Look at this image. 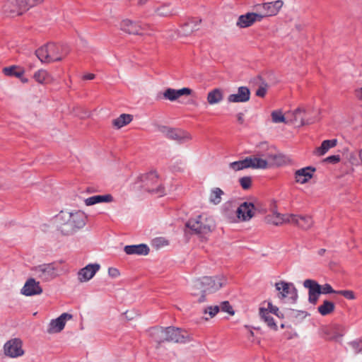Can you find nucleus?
Masks as SVG:
<instances>
[{
  "label": "nucleus",
  "mask_w": 362,
  "mask_h": 362,
  "mask_svg": "<svg viewBox=\"0 0 362 362\" xmlns=\"http://www.w3.org/2000/svg\"><path fill=\"white\" fill-rule=\"evenodd\" d=\"M349 345L354 354H362V339L354 340Z\"/></svg>",
  "instance_id": "nucleus-45"
},
{
  "label": "nucleus",
  "mask_w": 362,
  "mask_h": 362,
  "mask_svg": "<svg viewBox=\"0 0 362 362\" xmlns=\"http://www.w3.org/2000/svg\"><path fill=\"white\" fill-rule=\"evenodd\" d=\"M358 156L361 158V160L362 162V149H361L359 151H358Z\"/></svg>",
  "instance_id": "nucleus-60"
},
{
  "label": "nucleus",
  "mask_w": 362,
  "mask_h": 362,
  "mask_svg": "<svg viewBox=\"0 0 362 362\" xmlns=\"http://www.w3.org/2000/svg\"><path fill=\"white\" fill-rule=\"evenodd\" d=\"M141 182H144L146 189L149 192L159 196H163L167 191L164 186L160 183L158 175L155 171H151L148 173L141 175Z\"/></svg>",
  "instance_id": "nucleus-8"
},
{
  "label": "nucleus",
  "mask_w": 362,
  "mask_h": 362,
  "mask_svg": "<svg viewBox=\"0 0 362 362\" xmlns=\"http://www.w3.org/2000/svg\"><path fill=\"white\" fill-rule=\"evenodd\" d=\"M155 13L158 16L166 17V16H169L172 15L173 10L171 9L170 5L164 4V5L158 6L155 9Z\"/></svg>",
  "instance_id": "nucleus-44"
},
{
  "label": "nucleus",
  "mask_w": 362,
  "mask_h": 362,
  "mask_svg": "<svg viewBox=\"0 0 362 362\" xmlns=\"http://www.w3.org/2000/svg\"><path fill=\"white\" fill-rule=\"evenodd\" d=\"M284 6L282 0H276L272 2L264 3L257 5L256 7L259 10H262L263 13H261L262 19L265 17L276 16Z\"/></svg>",
  "instance_id": "nucleus-14"
},
{
  "label": "nucleus",
  "mask_w": 362,
  "mask_h": 362,
  "mask_svg": "<svg viewBox=\"0 0 362 362\" xmlns=\"http://www.w3.org/2000/svg\"><path fill=\"white\" fill-rule=\"evenodd\" d=\"M124 252L127 255H146L149 252V248L144 244L127 245L124 247Z\"/></svg>",
  "instance_id": "nucleus-33"
},
{
  "label": "nucleus",
  "mask_w": 362,
  "mask_h": 362,
  "mask_svg": "<svg viewBox=\"0 0 362 362\" xmlns=\"http://www.w3.org/2000/svg\"><path fill=\"white\" fill-rule=\"evenodd\" d=\"M43 1L44 0H23L25 11L42 4Z\"/></svg>",
  "instance_id": "nucleus-46"
},
{
  "label": "nucleus",
  "mask_w": 362,
  "mask_h": 362,
  "mask_svg": "<svg viewBox=\"0 0 362 362\" xmlns=\"http://www.w3.org/2000/svg\"><path fill=\"white\" fill-rule=\"evenodd\" d=\"M4 11L11 16H20L26 12L23 0H7L4 4Z\"/></svg>",
  "instance_id": "nucleus-19"
},
{
  "label": "nucleus",
  "mask_w": 362,
  "mask_h": 362,
  "mask_svg": "<svg viewBox=\"0 0 362 362\" xmlns=\"http://www.w3.org/2000/svg\"><path fill=\"white\" fill-rule=\"evenodd\" d=\"M222 214L223 216L230 222L235 223V214L232 209L231 203H226L222 207Z\"/></svg>",
  "instance_id": "nucleus-43"
},
{
  "label": "nucleus",
  "mask_w": 362,
  "mask_h": 362,
  "mask_svg": "<svg viewBox=\"0 0 362 362\" xmlns=\"http://www.w3.org/2000/svg\"><path fill=\"white\" fill-rule=\"evenodd\" d=\"M267 92V86L262 85L256 90V95L258 97L263 98L265 96Z\"/></svg>",
  "instance_id": "nucleus-53"
},
{
  "label": "nucleus",
  "mask_w": 362,
  "mask_h": 362,
  "mask_svg": "<svg viewBox=\"0 0 362 362\" xmlns=\"http://www.w3.org/2000/svg\"><path fill=\"white\" fill-rule=\"evenodd\" d=\"M168 327L153 328L150 330V336L157 343L160 344L164 341H168Z\"/></svg>",
  "instance_id": "nucleus-31"
},
{
  "label": "nucleus",
  "mask_w": 362,
  "mask_h": 362,
  "mask_svg": "<svg viewBox=\"0 0 362 362\" xmlns=\"http://www.w3.org/2000/svg\"><path fill=\"white\" fill-rule=\"evenodd\" d=\"M64 264L63 260L49 264H43L33 268L35 274L44 281H51L58 276L68 272V269L60 265Z\"/></svg>",
  "instance_id": "nucleus-7"
},
{
  "label": "nucleus",
  "mask_w": 362,
  "mask_h": 362,
  "mask_svg": "<svg viewBox=\"0 0 362 362\" xmlns=\"http://www.w3.org/2000/svg\"><path fill=\"white\" fill-rule=\"evenodd\" d=\"M192 93V89L189 88H182L181 89L167 88L163 93V98L170 101H175L182 95H189Z\"/></svg>",
  "instance_id": "nucleus-26"
},
{
  "label": "nucleus",
  "mask_w": 362,
  "mask_h": 362,
  "mask_svg": "<svg viewBox=\"0 0 362 362\" xmlns=\"http://www.w3.org/2000/svg\"><path fill=\"white\" fill-rule=\"evenodd\" d=\"M262 20L261 13L248 12L238 17L236 25L240 28H246L252 26L256 22L262 21Z\"/></svg>",
  "instance_id": "nucleus-16"
},
{
  "label": "nucleus",
  "mask_w": 362,
  "mask_h": 362,
  "mask_svg": "<svg viewBox=\"0 0 362 362\" xmlns=\"http://www.w3.org/2000/svg\"><path fill=\"white\" fill-rule=\"evenodd\" d=\"M250 168L255 169H267L274 166L281 165L283 158L276 153H267L264 154H257L247 157Z\"/></svg>",
  "instance_id": "nucleus-6"
},
{
  "label": "nucleus",
  "mask_w": 362,
  "mask_h": 362,
  "mask_svg": "<svg viewBox=\"0 0 362 362\" xmlns=\"http://www.w3.org/2000/svg\"><path fill=\"white\" fill-rule=\"evenodd\" d=\"M224 98V90L221 88L210 90L206 95V102L209 105L221 103Z\"/></svg>",
  "instance_id": "nucleus-28"
},
{
  "label": "nucleus",
  "mask_w": 362,
  "mask_h": 362,
  "mask_svg": "<svg viewBox=\"0 0 362 362\" xmlns=\"http://www.w3.org/2000/svg\"><path fill=\"white\" fill-rule=\"evenodd\" d=\"M148 0H137V4L139 6H144L147 3Z\"/></svg>",
  "instance_id": "nucleus-58"
},
{
  "label": "nucleus",
  "mask_w": 362,
  "mask_h": 362,
  "mask_svg": "<svg viewBox=\"0 0 362 362\" xmlns=\"http://www.w3.org/2000/svg\"><path fill=\"white\" fill-rule=\"evenodd\" d=\"M259 317L266 325L274 331L278 330V326L273 315L278 318H283V314L276 305H274L269 300H264L259 304L258 309Z\"/></svg>",
  "instance_id": "nucleus-5"
},
{
  "label": "nucleus",
  "mask_w": 362,
  "mask_h": 362,
  "mask_svg": "<svg viewBox=\"0 0 362 362\" xmlns=\"http://www.w3.org/2000/svg\"><path fill=\"white\" fill-rule=\"evenodd\" d=\"M337 293L341 294V296L349 300H354L356 298L354 293L350 290L339 291L337 292Z\"/></svg>",
  "instance_id": "nucleus-50"
},
{
  "label": "nucleus",
  "mask_w": 362,
  "mask_h": 362,
  "mask_svg": "<svg viewBox=\"0 0 362 362\" xmlns=\"http://www.w3.org/2000/svg\"><path fill=\"white\" fill-rule=\"evenodd\" d=\"M327 163H337L340 160V156L339 155L330 156L325 160Z\"/></svg>",
  "instance_id": "nucleus-54"
},
{
  "label": "nucleus",
  "mask_w": 362,
  "mask_h": 362,
  "mask_svg": "<svg viewBox=\"0 0 362 362\" xmlns=\"http://www.w3.org/2000/svg\"><path fill=\"white\" fill-rule=\"evenodd\" d=\"M2 72L4 75L8 76H15V77H21L25 74V69L18 66H11L4 67L2 69Z\"/></svg>",
  "instance_id": "nucleus-38"
},
{
  "label": "nucleus",
  "mask_w": 362,
  "mask_h": 362,
  "mask_svg": "<svg viewBox=\"0 0 362 362\" xmlns=\"http://www.w3.org/2000/svg\"><path fill=\"white\" fill-rule=\"evenodd\" d=\"M133 119V116L129 114H122L118 117L112 119V124L116 129H121L122 127L129 124Z\"/></svg>",
  "instance_id": "nucleus-36"
},
{
  "label": "nucleus",
  "mask_w": 362,
  "mask_h": 362,
  "mask_svg": "<svg viewBox=\"0 0 362 362\" xmlns=\"http://www.w3.org/2000/svg\"><path fill=\"white\" fill-rule=\"evenodd\" d=\"M114 202V197L110 194L94 195L84 200L86 206H93L100 203H111Z\"/></svg>",
  "instance_id": "nucleus-30"
},
{
  "label": "nucleus",
  "mask_w": 362,
  "mask_h": 362,
  "mask_svg": "<svg viewBox=\"0 0 362 362\" xmlns=\"http://www.w3.org/2000/svg\"><path fill=\"white\" fill-rule=\"evenodd\" d=\"M87 216L81 210H62L54 218L57 232L62 236H71L83 228Z\"/></svg>",
  "instance_id": "nucleus-1"
},
{
  "label": "nucleus",
  "mask_w": 362,
  "mask_h": 362,
  "mask_svg": "<svg viewBox=\"0 0 362 362\" xmlns=\"http://www.w3.org/2000/svg\"><path fill=\"white\" fill-rule=\"evenodd\" d=\"M272 121L273 123L288 124L287 112L284 115L281 110H276L271 113Z\"/></svg>",
  "instance_id": "nucleus-39"
},
{
  "label": "nucleus",
  "mask_w": 362,
  "mask_h": 362,
  "mask_svg": "<svg viewBox=\"0 0 362 362\" xmlns=\"http://www.w3.org/2000/svg\"><path fill=\"white\" fill-rule=\"evenodd\" d=\"M119 29L130 35H141L149 28V25L139 21H134L130 19H123L119 23Z\"/></svg>",
  "instance_id": "nucleus-10"
},
{
  "label": "nucleus",
  "mask_w": 362,
  "mask_h": 362,
  "mask_svg": "<svg viewBox=\"0 0 362 362\" xmlns=\"http://www.w3.org/2000/svg\"><path fill=\"white\" fill-rule=\"evenodd\" d=\"M290 220V224L296 225L303 230H308L313 225V218L309 215L291 214Z\"/></svg>",
  "instance_id": "nucleus-25"
},
{
  "label": "nucleus",
  "mask_w": 362,
  "mask_h": 362,
  "mask_svg": "<svg viewBox=\"0 0 362 362\" xmlns=\"http://www.w3.org/2000/svg\"><path fill=\"white\" fill-rule=\"evenodd\" d=\"M226 283L227 279L223 275L204 276L193 284L190 288V293L197 302L204 303L206 301V293L215 292L224 286Z\"/></svg>",
  "instance_id": "nucleus-2"
},
{
  "label": "nucleus",
  "mask_w": 362,
  "mask_h": 362,
  "mask_svg": "<svg viewBox=\"0 0 362 362\" xmlns=\"http://www.w3.org/2000/svg\"><path fill=\"white\" fill-rule=\"evenodd\" d=\"M337 144V139L325 140L321 144L320 146L316 148L314 151V154L317 156H324L328 151L334 148Z\"/></svg>",
  "instance_id": "nucleus-34"
},
{
  "label": "nucleus",
  "mask_w": 362,
  "mask_h": 362,
  "mask_svg": "<svg viewBox=\"0 0 362 362\" xmlns=\"http://www.w3.org/2000/svg\"><path fill=\"white\" fill-rule=\"evenodd\" d=\"M293 336H294V337H297V336H298V334H297L296 333H294V334H293Z\"/></svg>",
  "instance_id": "nucleus-62"
},
{
  "label": "nucleus",
  "mask_w": 362,
  "mask_h": 362,
  "mask_svg": "<svg viewBox=\"0 0 362 362\" xmlns=\"http://www.w3.org/2000/svg\"><path fill=\"white\" fill-rule=\"evenodd\" d=\"M256 209L252 202L241 203L235 211V223L250 221L255 216Z\"/></svg>",
  "instance_id": "nucleus-9"
},
{
  "label": "nucleus",
  "mask_w": 362,
  "mask_h": 362,
  "mask_svg": "<svg viewBox=\"0 0 362 362\" xmlns=\"http://www.w3.org/2000/svg\"><path fill=\"white\" fill-rule=\"evenodd\" d=\"M320 292L321 294H329L337 293V291H334L330 284H325L322 286H320Z\"/></svg>",
  "instance_id": "nucleus-49"
},
{
  "label": "nucleus",
  "mask_w": 362,
  "mask_h": 362,
  "mask_svg": "<svg viewBox=\"0 0 362 362\" xmlns=\"http://www.w3.org/2000/svg\"><path fill=\"white\" fill-rule=\"evenodd\" d=\"M320 334L326 340L337 341L344 335L345 329L339 325L323 326L320 329Z\"/></svg>",
  "instance_id": "nucleus-12"
},
{
  "label": "nucleus",
  "mask_w": 362,
  "mask_h": 362,
  "mask_svg": "<svg viewBox=\"0 0 362 362\" xmlns=\"http://www.w3.org/2000/svg\"><path fill=\"white\" fill-rule=\"evenodd\" d=\"M4 351L6 356L11 358H16L24 354L22 341L18 338L10 339L4 346Z\"/></svg>",
  "instance_id": "nucleus-13"
},
{
  "label": "nucleus",
  "mask_w": 362,
  "mask_h": 362,
  "mask_svg": "<svg viewBox=\"0 0 362 362\" xmlns=\"http://www.w3.org/2000/svg\"><path fill=\"white\" fill-rule=\"evenodd\" d=\"M108 275L112 279H117L120 276V272L117 268L110 267L108 269Z\"/></svg>",
  "instance_id": "nucleus-52"
},
{
  "label": "nucleus",
  "mask_w": 362,
  "mask_h": 362,
  "mask_svg": "<svg viewBox=\"0 0 362 362\" xmlns=\"http://www.w3.org/2000/svg\"><path fill=\"white\" fill-rule=\"evenodd\" d=\"M356 97L362 101V87L356 90Z\"/></svg>",
  "instance_id": "nucleus-57"
},
{
  "label": "nucleus",
  "mask_w": 362,
  "mask_h": 362,
  "mask_svg": "<svg viewBox=\"0 0 362 362\" xmlns=\"http://www.w3.org/2000/svg\"><path fill=\"white\" fill-rule=\"evenodd\" d=\"M323 252H324V250H322L320 251V253H321V254H322Z\"/></svg>",
  "instance_id": "nucleus-63"
},
{
  "label": "nucleus",
  "mask_w": 362,
  "mask_h": 362,
  "mask_svg": "<svg viewBox=\"0 0 362 362\" xmlns=\"http://www.w3.org/2000/svg\"><path fill=\"white\" fill-rule=\"evenodd\" d=\"M17 78H19L22 83H26L28 82V79L27 78L24 77L23 76L21 77H17Z\"/></svg>",
  "instance_id": "nucleus-59"
},
{
  "label": "nucleus",
  "mask_w": 362,
  "mask_h": 362,
  "mask_svg": "<svg viewBox=\"0 0 362 362\" xmlns=\"http://www.w3.org/2000/svg\"><path fill=\"white\" fill-rule=\"evenodd\" d=\"M239 182L243 189H247L251 187L252 178L248 176L243 177L240 178Z\"/></svg>",
  "instance_id": "nucleus-47"
},
{
  "label": "nucleus",
  "mask_w": 362,
  "mask_h": 362,
  "mask_svg": "<svg viewBox=\"0 0 362 362\" xmlns=\"http://www.w3.org/2000/svg\"><path fill=\"white\" fill-rule=\"evenodd\" d=\"M43 290L39 281L33 278L28 279L21 290V293L25 296L40 295Z\"/></svg>",
  "instance_id": "nucleus-20"
},
{
  "label": "nucleus",
  "mask_w": 362,
  "mask_h": 362,
  "mask_svg": "<svg viewBox=\"0 0 362 362\" xmlns=\"http://www.w3.org/2000/svg\"><path fill=\"white\" fill-rule=\"evenodd\" d=\"M219 308L221 310L230 314V315H234L233 308L228 301H224L221 303Z\"/></svg>",
  "instance_id": "nucleus-48"
},
{
  "label": "nucleus",
  "mask_w": 362,
  "mask_h": 362,
  "mask_svg": "<svg viewBox=\"0 0 362 362\" xmlns=\"http://www.w3.org/2000/svg\"><path fill=\"white\" fill-rule=\"evenodd\" d=\"M315 168L305 167L298 169L294 173V180L298 184L303 185L308 183L313 177Z\"/></svg>",
  "instance_id": "nucleus-24"
},
{
  "label": "nucleus",
  "mask_w": 362,
  "mask_h": 362,
  "mask_svg": "<svg viewBox=\"0 0 362 362\" xmlns=\"http://www.w3.org/2000/svg\"><path fill=\"white\" fill-rule=\"evenodd\" d=\"M72 318V315L69 313H62L56 319L52 320L49 323L47 332L49 334H57L63 330L67 321Z\"/></svg>",
  "instance_id": "nucleus-15"
},
{
  "label": "nucleus",
  "mask_w": 362,
  "mask_h": 362,
  "mask_svg": "<svg viewBox=\"0 0 362 362\" xmlns=\"http://www.w3.org/2000/svg\"><path fill=\"white\" fill-rule=\"evenodd\" d=\"M186 226L194 233L201 235L209 234L216 227L213 217L206 214H202L190 218Z\"/></svg>",
  "instance_id": "nucleus-4"
},
{
  "label": "nucleus",
  "mask_w": 362,
  "mask_h": 362,
  "mask_svg": "<svg viewBox=\"0 0 362 362\" xmlns=\"http://www.w3.org/2000/svg\"><path fill=\"white\" fill-rule=\"evenodd\" d=\"M168 341L175 343H185L189 340V336L185 331L175 327H168Z\"/></svg>",
  "instance_id": "nucleus-27"
},
{
  "label": "nucleus",
  "mask_w": 362,
  "mask_h": 362,
  "mask_svg": "<svg viewBox=\"0 0 362 362\" xmlns=\"http://www.w3.org/2000/svg\"><path fill=\"white\" fill-rule=\"evenodd\" d=\"M95 77V74H91V73H88V74H85L83 76H82V78L83 80H93L94 79Z\"/></svg>",
  "instance_id": "nucleus-55"
},
{
  "label": "nucleus",
  "mask_w": 362,
  "mask_h": 362,
  "mask_svg": "<svg viewBox=\"0 0 362 362\" xmlns=\"http://www.w3.org/2000/svg\"><path fill=\"white\" fill-rule=\"evenodd\" d=\"M223 194L224 192L221 188L214 187L209 192V201L214 205H218L221 202Z\"/></svg>",
  "instance_id": "nucleus-37"
},
{
  "label": "nucleus",
  "mask_w": 362,
  "mask_h": 362,
  "mask_svg": "<svg viewBox=\"0 0 362 362\" xmlns=\"http://www.w3.org/2000/svg\"><path fill=\"white\" fill-rule=\"evenodd\" d=\"M250 90L246 86H240L238 88L237 92L230 94L227 98L229 103H247L250 99Z\"/></svg>",
  "instance_id": "nucleus-21"
},
{
  "label": "nucleus",
  "mask_w": 362,
  "mask_h": 362,
  "mask_svg": "<svg viewBox=\"0 0 362 362\" xmlns=\"http://www.w3.org/2000/svg\"><path fill=\"white\" fill-rule=\"evenodd\" d=\"M160 131L170 139L180 142L189 141L192 139L191 135L182 129H171L166 127H161Z\"/></svg>",
  "instance_id": "nucleus-18"
},
{
  "label": "nucleus",
  "mask_w": 362,
  "mask_h": 362,
  "mask_svg": "<svg viewBox=\"0 0 362 362\" xmlns=\"http://www.w3.org/2000/svg\"><path fill=\"white\" fill-rule=\"evenodd\" d=\"M281 328H284V324H281Z\"/></svg>",
  "instance_id": "nucleus-61"
},
{
  "label": "nucleus",
  "mask_w": 362,
  "mask_h": 362,
  "mask_svg": "<svg viewBox=\"0 0 362 362\" xmlns=\"http://www.w3.org/2000/svg\"><path fill=\"white\" fill-rule=\"evenodd\" d=\"M100 268L98 264H89L81 269L78 272V280L81 282H87L90 280Z\"/></svg>",
  "instance_id": "nucleus-23"
},
{
  "label": "nucleus",
  "mask_w": 362,
  "mask_h": 362,
  "mask_svg": "<svg viewBox=\"0 0 362 362\" xmlns=\"http://www.w3.org/2000/svg\"><path fill=\"white\" fill-rule=\"evenodd\" d=\"M334 304L329 300H325L317 308L318 312L323 316L332 313L334 310Z\"/></svg>",
  "instance_id": "nucleus-42"
},
{
  "label": "nucleus",
  "mask_w": 362,
  "mask_h": 362,
  "mask_svg": "<svg viewBox=\"0 0 362 362\" xmlns=\"http://www.w3.org/2000/svg\"><path fill=\"white\" fill-rule=\"evenodd\" d=\"M275 288L279 292V298H286L292 303L296 301L298 298V292L293 284L281 281L275 284Z\"/></svg>",
  "instance_id": "nucleus-11"
},
{
  "label": "nucleus",
  "mask_w": 362,
  "mask_h": 362,
  "mask_svg": "<svg viewBox=\"0 0 362 362\" xmlns=\"http://www.w3.org/2000/svg\"><path fill=\"white\" fill-rule=\"evenodd\" d=\"M291 214H281L277 212L272 213L266 217L268 223L274 226H281L285 223L290 224Z\"/></svg>",
  "instance_id": "nucleus-29"
},
{
  "label": "nucleus",
  "mask_w": 362,
  "mask_h": 362,
  "mask_svg": "<svg viewBox=\"0 0 362 362\" xmlns=\"http://www.w3.org/2000/svg\"><path fill=\"white\" fill-rule=\"evenodd\" d=\"M220 308L218 305H210L204 308L202 319L205 321L214 317L219 312Z\"/></svg>",
  "instance_id": "nucleus-40"
},
{
  "label": "nucleus",
  "mask_w": 362,
  "mask_h": 362,
  "mask_svg": "<svg viewBox=\"0 0 362 362\" xmlns=\"http://www.w3.org/2000/svg\"><path fill=\"white\" fill-rule=\"evenodd\" d=\"M237 120L240 124H243L244 122V114L242 112H239L236 115Z\"/></svg>",
  "instance_id": "nucleus-56"
},
{
  "label": "nucleus",
  "mask_w": 362,
  "mask_h": 362,
  "mask_svg": "<svg viewBox=\"0 0 362 362\" xmlns=\"http://www.w3.org/2000/svg\"><path fill=\"white\" fill-rule=\"evenodd\" d=\"M33 78L40 84H47L54 81L53 76L45 69H39L35 71Z\"/></svg>",
  "instance_id": "nucleus-32"
},
{
  "label": "nucleus",
  "mask_w": 362,
  "mask_h": 362,
  "mask_svg": "<svg viewBox=\"0 0 362 362\" xmlns=\"http://www.w3.org/2000/svg\"><path fill=\"white\" fill-rule=\"evenodd\" d=\"M228 168L233 171H239L246 168H250L247 157L243 160L230 163Z\"/></svg>",
  "instance_id": "nucleus-41"
},
{
  "label": "nucleus",
  "mask_w": 362,
  "mask_h": 362,
  "mask_svg": "<svg viewBox=\"0 0 362 362\" xmlns=\"http://www.w3.org/2000/svg\"><path fill=\"white\" fill-rule=\"evenodd\" d=\"M70 51L67 45L48 43L37 49L35 54L41 62L49 64L63 60Z\"/></svg>",
  "instance_id": "nucleus-3"
},
{
  "label": "nucleus",
  "mask_w": 362,
  "mask_h": 362,
  "mask_svg": "<svg viewBox=\"0 0 362 362\" xmlns=\"http://www.w3.org/2000/svg\"><path fill=\"white\" fill-rule=\"evenodd\" d=\"M200 20H192L186 23L180 29V34L181 35H188L193 32L198 30L200 27Z\"/></svg>",
  "instance_id": "nucleus-35"
},
{
  "label": "nucleus",
  "mask_w": 362,
  "mask_h": 362,
  "mask_svg": "<svg viewBox=\"0 0 362 362\" xmlns=\"http://www.w3.org/2000/svg\"><path fill=\"white\" fill-rule=\"evenodd\" d=\"M287 117L288 124L303 126L312 123V122L305 119V111L300 107L287 112Z\"/></svg>",
  "instance_id": "nucleus-17"
},
{
  "label": "nucleus",
  "mask_w": 362,
  "mask_h": 362,
  "mask_svg": "<svg viewBox=\"0 0 362 362\" xmlns=\"http://www.w3.org/2000/svg\"><path fill=\"white\" fill-rule=\"evenodd\" d=\"M153 245L156 247H160L168 245V241L163 238H158L153 240Z\"/></svg>",
  "instance_id": "nucleus-51"
},
{
  "label": "nucleus",
  "mask_w": 362,
  "mask_h": 362,
  "mask_svg": "<svg viewBox=\"0 0 362 362\" xmlns=\"http://www.w3.org/2000/svg\"><path fill=\"white\" fill-rule=\"evenodd\" d=\"M305 288L308 289V301L312 304H316L320 292V285L312 279H306L303 282Z\"/></svg>",
  "instance_id": "nucleus-22"
}]
</instances>
